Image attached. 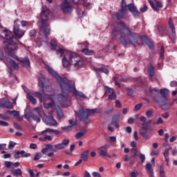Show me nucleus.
<instances>
[{"label":"nucleus","instance_id":"obj_8","mask_svg":"<svg viewBox=\"0 0 177 177\" xmlns=\"http://www.w3.org/2000/svg\"><path fill=\"white\" fill-rule=\"evenodd\" d=\"M60 8L64 15H70V13L73 12V7L70 5V3L67 2V1L62 2Z\"/></svg>","mask_w":177,"mask_h":177},{"label":"nucleus","instance_id":"obj_33","mask_svg":"<svg viewBox=\"0 0 177 177\" xmlns=\"http://www.w3.org/2000/svg\"><path fill=\"white\" fill-rule=\"evenodd\" d=\"M168 26L171 28L172 33L175 34L176 30H175V26L174 25V21H172V19L169 18L168 21Z\"/></svg>","mask_w":177,"mask_h":177},{"label":"nucleus","instance_id":"obj_35","mask_svg":"<svg viewBox=\"0 0 177 177\" xmlns=\"http://www.w3.org/2000/svg\"><path fill=\"white\" fill-rule=\"evenodd\" d=\"M86 132H87L86 129H84L82 131L78 132L75 135V138L78 140V139H81V138H84V136L86 135Z\"/></svg>","mask_w":177,"mask_h":177},{"label":"nucleus","instance_id":"obj_20","mask_svg":"<svg viewBox=\"0 0 177 177\" xmlns=\"http://www.w3.org/2000/svg\"><path fill=\"white\" fill-rule=\"evenodd\" d=\"M100 157H108V158H111L109 151L107 150H104L102 148H97Z\"/></svg>","mask_w":177,"mask_h":177},{"label":"nucleus","instance_id":"obj_10","mask_svg":"<svg viewBox=\"0 0 177 177\" xmlns=\"http://www.w3.org/2000/svg\"><path fill=\"white\" fill-rule=\"evenodd\" d=\"M50 46L54 48L53 49L55 50L57 55H60V57H63V54L66 53V49L57 46V43L55 39L51 41Z\"/></svg>","mask_w":177,"mask_h":177},{"label":"nucleus","instance_id":"obj_48","mask_svg":"<svg viewBox=\"0 0 177 177\" xmlns=\"http://www.w3.org/2000/svg\"><path fill=\"white\" fill-rule=\"evenodd\" d=\"M33 111H36V113H37L38 115H39L41 117L42 113H44V111H42V109L41 108H38V107H36L35 109H32Z\"/></svg>","mask_w":177,"mask_h":177},{"label":"nucleus","instance_id":"obj_51","mask_svg":"<svg viewBox=\"0 0 177 177\" xmlns=\"http://www.w3.org/2000/svg\"><path fill=\"white\" fill-rule=\"evenodd\" d=\"M156 125H160L164 124V120L162 118H158L157 121L156 122Z\"/></svg>","mask_w":177,"mask_h":177},{"label":"nucleus","instance_id":"obj_38","mask_svg":"<svg viewBox=\"0 0 177 177\" xmlns=\"http://www.w3.org/2000/svg\"><path fill=\"white\" fill-rule=\"evenodd\" d=\"M29 117H30V118H32L33 121H35L36 122H41V118L35 115L34 113H30Z\"/></svg>","mask_w":177,"mask_h":177},{"label":"nucleus","instance_id":"obj_62","mask_svg":"<svg viewBox=\"0 0 177 177\" xmlns=\"http://www.w3.org/2000/svg\"><path fill=\"white\" fill-rule=\"evenodd\" d=\"M146 115L147 117H152L153 116V111L152 110H149L147 113H146Z\"/></svg>","mask_w":177,"mask_h":177},{"label":"nucleus","instance_id":"obj_53","mask_svg":"<svg viewBox=\"0 0 177 177\" xmlns=\"http://www.w3.org/2000/svg\"><path fill=\"white\" fill-rule=\"evenodd\" d=\"M139 175V173L136 170H133L131 173V177H137Z\"/></svg>","mask_w":177,"mask_h":177},{"label":"nucleus","instance_id":"obj_22","mask_svg":"<svg viewBox=\"0 0 177 177\" xmlns=\"http://www.w3.org/2000/svg\"><path fill=\"white\" fill-rule=\"evenodd\" d=\"M160 106V107H162L163 110H169L171 109V106H172V103L169 102L168 100H165V101Z\"/></svg>","mask_w":177,"mask_h":177},{"label":"nucleus","instance_id":"obj_27","mask_svg":"<svg viewBox=\"0 0 177 177\" xmlns=\"http://www.w3.org/2000/svg\"><path fill=\"white\" fill-rule=\"evenodd\" d=\"M113 92H115V91L114 89H113V88H111L108 86H104V95H107L109 96V95H111V93H113Z\"/></svg>","mask_w":177,"mask_h":177},{"label":"nucleus","instance_id":"obj_16","mask_svg":"<svg viewBox=\"0 0 177 177\" xmlns=\"http://www.w3.org/2000/svg\"><path fill=\"white\" fill-rule=\"evenodd\" d=\"M128 8H129V10H130V12L133 13V16H135L136 17H139V11L133 4L132 3L129 4Z\"/></svg>","mask_w":177,"mask_h":177},{"label":"nucleus","instance_id":"obj_25","mask_svg":"<svg viewBox=\"0 0 177 177\" xmlns=\"http://www.w3.org/2000/svg\"><path fill=\"white\" fill-rule=\"evenodd\" d=\"M120 115H117L115 116H113L112 118V122L113 125H115L116 128H120V125L118 124V120H120Z\"/></svg>","mask_w":177,"mask_h":177},{"label":"nucleus","instance_id":"obj_19","mask_svg":"<svg viewBox=\"0 0 177 177\" xmlns=\"http://www.w3.org/2000/svg\"><path fill=\"white\" fill-rule=\"evenodd\" d=\"M6 107V109H12L13 107V104L9 101L1 100L0 101V108Z\"/></svg>","mask_w":177,"mask_h":177},{"label":"nucleus","instance_id":"obj_34","mask_svg":"<svg viewBox=\"0 0 177 177\" xmlns=\"http://www.w3.org/2000/svg\"><path fill=\"white\" fill-rule=\"evenodd\" d=\"M45 80V75L41 74L39 76V88H44V80Z\"/></svg>","mask_w":177,"mask_h":177},{"label":"nucleus","instance_id":"obj_55","mask_svg":"<svg viewBox=\"0 0 177 177\" xmlns=\"http://www.w3.org/2000/svg\"><path fill=\"white\" fill-rule=\"evenodd\" d=\"M15 146H16V142L10 141L9 143L8 149H12L13 147H15Z\"/></svg>","mask_w":177,"mask_h":177},{"label":"nucleus","instance_id":"obj_9","mask_svg":"<svg viewBox=\"0 0 177 177\" xmlns=\"http://www.w3.org/2000/svg\"><path fill=\"white\" fill-rule=\"evenodd\" d=\"M19 21V19H16L15 21L14 24V34L17 37V38H22L24 36L25 31L20 29L19 27V25H18L17 22Z\"/></svg>","mask_w":177,"mask_h":177},{"label":"nucleus","instance_id":"obj_24","mask_svg":"<svg viewBox=\"0 0 177 177\" xmlns=\"http://www.w3.org/2000/svg\"><path fill=\"white\" fill-rule=\"evenodd\" d=\"M44 103V107H53L54 104L53 102H52V98L50 97L45 98Z\"/></svg>","mask_w":177,"mask_h":177},{"label":"nucleus","instance_id":"obj_18","mask_svg":"<svg viewBox=\"0 0 177 177\" xmlns=\"http://www.w3.org/2000/svg\"><path fill=\"white\" fill-rule=\"evenodd\" d=\"M149 4L155 12H158V8H162V3L160 1H156V4L151 1H149Z\"/></svg>","mask_w":177,"mask_h":177},{"label":"nucleus","instance_id":"obj_39","mask_svg":"<svg viewBox=\"0 0 177 177\" xmlns=\"http://www.w3.org/2000/svg\"><path fill=\"white\" fill-rule=\"evenodd\" d=\"M56 110H57L58 118H63V117H64V114L63 113V111H62V109L59 108V106H57Z\"/></svg>","mask_w":177,"mask_h":177},{"label":"nucleus","instance_id":"obj_49","mask_svg":"<svg viewBox=\"0 0 177 177\" xmlns=\"http://www.w3.org/2000/svg\"><path fill=\"white\" fill-rule=\"evenodd\" d=\"M9 114H12V115H14L15 117H19V113L17 111L13 110V111H8Z\"/></svg>","mask_w":177,"mask_h":177},{"label":"nucleus","instance_id":"obj_17","mask_svg":"<svg viewBox=\"0 0 177 177\" xmlns=\"http://www.w3.org/2000/svg\"><path fill=\"white\" fill-rule=\"evenodd\" d=\"M45 122L51 127H56L57 125V121L53 118V116H50L48 118H47L46 120H45Z\"/></svg>","mask_w":177,"mask_h":177},{"label":"nucleus","instance_id":"obj_64","mask_svg":"<svg viewBox=\"0 0 177 177\" xmlns=\"http://www.w3.org/2000/svg\"><path fill=\"white\" fill-rule=\"evenodd\" d=\"M170 86L171 87H175V86H177V82L176 81H171L170 82Z\"/></svg>","mask_w":177,"mask_h":177},{"label":"nucleus","instance_id":"obj_26","mask_svg":"<svg viewBox=\"0 0 177 177\" xmlns=\"http://www.w3.org/2000/svg\"><path fill=\"white\" fill-rule=\"evenodd\" d=\"M141 39L144 42H146V44H147L148 46H149V48H151V49H153V43H151V41H150V40H149V38L147 37L141 36Z\"/></svg>","mask_w":177,"mask_h":177},{"label":"nucleus","instance_id":"obj_31","mask_svg":"<svg viewBox=\"0 0 177 177\" xmlns=\"http://www.w3.org/2000/svg\"><path fill=\"white\" fill-rule=\"evenodd\" d=\"M88 154H89V151L86 150L82 152V153L81 154V157L80 158L82 160H83V161H88Z\"/></svg>","mask_w":177,"mask_h":177},{"label":"nucleus","instance_id":"obj_52","mask_svg":"<svg viewBox=\"0 0 177 177\" xmlns=\"http://www.w3.org/2000/svg\"><path fill=\"white\" fill-rule=\"evenodd\" d=\"M149 92H150V93H152L153 95H155V93H158V89L151 88V87H150L149 88Z\"/></svg>","mask_w":177,"mask_h":177},{"label":"nucleus","instance_id":"obj_43","mask_svg":"<svg viewBox=\"0 0 177 177\" xmlns=\"http://www.w3.org/2000/svg\"><path fill=\"white\" fill-rule=\"evenodd\" d=\"M108 96L109 100H115V99H117V94H115V91H113Z\"/></svg>","mask_w":177,"mask_h":177},{"label":"nucleus","instance_id":"obj_7","mask_svg":"<svg viewBox=\"0 0 177 177\" xmlns=\"http://www.w3.org/2000/svg\"><path fill=\"white\" fill-rule=\"evenodd\" d=\"M139 134L144 139H149V124H147V122L142 124V127L139 131Z\"/></svg>","mask_w":177,"mask_h":177},{"label":"nucleus","instance_id":"obj_42","mask_svg":"<svg viewBox=\"0 0 177 177\" xmlns=\"http://www.w3.org/2000/svg\"><path fill=\"white\" fill-rule=\"evenodd\" d=\"M10 64L11 67H12V68H14L15 70H17L19 68V64H17V63H16V62H15L14 60H10Z\"/></svg>","mask_w":177,"mask_h":177},{"label":"nucleus","instance_id":"obj_3","mask_svg":"<svg viewBox=\"0 0 177 177\" xmlns=\"http://www.w3.org/2000/svg\"><path fill=\"white\" fill-rule=\"evenodd\" d=\"M2 35H1V37L6 38V39L8 41H6V43L8 44L6 46V50L8 52L9 56H10V55H15L13 53H15V52L17 51V49H19V48L17 47V44H16L15 43L17 41V39L13 37V33L11 31L6 29H4L3 30Z\"/></svg>","mask_w":177,"mask_h":177},{"label":"nucleus","instance_id":"obj_6","mask_svg":"<svg viewBox=\"0 0 177 177\" xmlns=\"http://www.w3.org/2000/svg\"><path fill=\"white\" fill-rule=\"evenodd\" d=\"M60 135V131L59 130H55L53 129L48 128L44 131H42L40 133V135H43L44 136L45 140H48V142H51L52 140V136L48 135Z\"/></svg>","mask_w":177,"mask_h":177},{"label":"nucleus","instance_id":"obj_23","mask_svg":"<svg viewBox=\"0 0 177 177\" xmlns=\"http://www.w3.org/2000/svg\"><path fill=\"white\" fill-rule=\"evenodd\" d=\"M146 171H147V174L149 175V177L154 176V173L153 171V169L151 168V164L147 163L146 165Z\"/></svg>","mask_w":177,"mask_h":177},{"label":"nucleus","instance_id":"obj_36","mask_svg":"<svg viewBox=\"0 0 177 177\" xmlns=\"http://www.w3.org/2000/svg\"><path fill=\"white\" fill-rule=\"evenodd\" d=\"M11 174H12L14 176H21L23 175L21 169H17L15 170L11 171Z\"/></svg>","mask_w":177,"mask_h":177},{"label":"nucleus","instance_id":"obj_54","mask_svg":"<svg viewBox=\"0 0 177 177\" xmlns=\"http://www.w3.org/2000/svg\"><path fill=\"white\" fill-rule=\"evenodd\" d=\"M5 165L7 168H10V167H12V165H13V162H10V161H6Z\"/></svg>","mask_w":177,"mask_h":177},{"label":"nucleus","instance_id":"obj_60","mask_svg":"<svg viewBox=\"0 0 177 177\" xmlns=\"http://www.w3.org/2000/svg\"><path fill=\"white\" fill-rule=\"evenodd\" d=\"M140 158L141 160V162L143 163V162H145V161L146 160V156L144 154H140Z\"/></svg>","mask_w":177,"mask_h":177},{"label":"nucleus","instance_id":"obj_30","mask_svg":"<svg viewBox=\"0 0 177 177\" xmlns=\"http://www.w3.org/2000/svg\"><path fill=\"white\" fill-rule=\"evenodd\" d=\"M113 81L115 82V85H118V86L119 88H120L121 85L120 84V83H118V82H127V79H121V80H120V79H118V77H113Z\"/></svg>","mask_w":177,"mask_h":177},{"label":"nucleus","instance_id":"obj_21","mask_svg":"<svg viewBox=\"0 0 177 177\" xmlns=\"http://www.w3.org/2000/svg\"><path fill=\"white\" fill-rule=\"evenodd\" d=\"M68 121H69V123H70L71 125L62 127L63 131H67L71 129V128H73V127H77V122L76 121L74 122L73 120H69Z\"/></svg>","mask_w":177,"mask_h":177},{"label":"nucleus","instance_id":"obj_4","mask_svg":"<svg viewBox=\"0 0 177 177\" xmlns=\"http://www.w3.org/2000/svg\"><path fill=\"white\" fill-rule=\"evenodd\" d=\"M50 15V11L48 7L42 6V11L41 13V21L40 23V34H44L46 38L49 37L50 29L48 28L47 17Z\"/></svg>","mask_w":177,"mask_h":177},{"label":"nucleus","instance_id":"obj_46","mask_svg":"<svg viewBox=\"0 0 177 177\" xmlns=\"http://www.w3.org/2000/svg\"><path fill=\"white\" fill-rule=\"evenodd\" d=\"M159 172L160 177H165V172L164 171V166L160 165L159 167Z\"/></svg>","mask_w":177,"mask_h":177},{"label":"nucleus","instance_id":"obj_44","mask_svg":"<svg viewBox=\"0 0 177 177\" xmlns=\"http://www.w3.org/2000/svg\"><path fill=\"white\" fill-rule=\"evenodd\" d=\"M55 150H63L64 149H66L65 147H64L62 143L57 144L54 146Z\"/></svg>","mask_w":177,"mask_h":177},{"label":"nucleus","instance_id":"obj_2","mask_svg":"<svg viewBox=\"0 0 177 177\" xmlns=\"http://www.w3.org/2000/svg\"><path fill=\"white\" fill-rule=\"evenodd\" d=\"M61 89L63 93L73 92L75 96L80 97V99H86V96L84 93L77 91V88H75V82H74V80L65 79L63 82L61 83Z\"/></svg>","mask_w":177,"mask_h":177},{"label":"nucleus","instance_id":"obj_32","mask_svg":"<svg viewBox=\"0 0 177 177\" xmlns=\"http://www.w3.org/2000/svg\"><path fill=\"white\" fill-rule=\"evenodd\" d=\"M160 94L167 98L168 95H169V90L168 88H161L160 90Z\"/></svg>","mask_w":177,"mask_h":177},{"label":"nucleus","instance_id":"obj_5","mask_svg":"<svg viewBox=\"0 0 177 177\" xmlns=\"http://www.w3.org/2000/svg\"><path fill=\"white\" fill-rule=\"evenodd\" d=\"M75 113L80 121H86L91 114H96V109H85L84 107L80 106L79 111Z\"/></svg>","mask_w":177,"mask_h":177},{"label":"nucleus","instance_id":"obj_40","mask_svg":"<svg viewBox=\"0 0 177 177\" xmlns=\"http://www.w3.org/2000/svg\"><path fill=\"white\" fill-rule=\"evenodd\" d=\"M95 71H101L102 73H104V74H109V70L106 67H102V68H95Z\"/></svg>","mask_w":177,"mask_h":177},{"label":"nucleus","instance_id":"obj_59","mask_svg":"<svg viewBox=\"0 0 177 177\" xmlns=\"http://www.w3.org/2000/svg\"><path fill=\"white\" fill-rule=\"evenodd\" d=\"M41 158V154L40 153H37L35 156L34 157L33 160L34 161H38Z\"/></svg>","mask_w":177,"mask_h":177},{"label":"nucleus","instance_id":"obj_58","mask_svg":"<svg viewBox=\"0 0 177 177\" xmlns=\"http://www.w3.org/2000/svg\"><path fill=\"white\" fill-rule=\"evenodd\" d=\"M141 109H142V104H138L136 105L134 107V110L136 111H138V110H140Z\"/></svg>","mask_w":177,"mask_h":177},{"label":"nucleus","instance_id":"obj_12","mask_svg":"<svg viewBox=\"0 0 177 177\" xmlns=\"http://www.w3.org/2000/svg\"><path fill=\"white\" fill-rule=\"evenodd\" d=\"M125 8V1L122 0V9L119 10L118 12H114V16L118 19V20H121V19H124V16H125V13L127 11L124 9Z\"/></svg>","mask_w":177,"mask_h":177},{"label":"nucleus","instance_id":"obj_57","mask_svg":"<svg viewBox=\"0 0 177 177\" xmlns=\"http://www.w3.org/2000/svg\"><path fill=\"white\" fill-rule=\"evenodd\" d=\"M158 154H160V151L156 150V151H152L150 153V156H158Z\"/></svg>","mask_w":177,"mask_h":177},{"label":"nucleus","instance_id":"obj_63","mask_svg":"<svg viewBox=\"0 0 177 177\" xmlns=\"http://www.w3.org/2000/svg\"><path fill=\"white\" fill-rule=\"evenodd\" d=\"M0 125L1 127H8L9 125V124L6 122L0 121Z\"/></svg>","mask_w":177,"mask_h":177},{"label":"nucleus","instance_id":"obj_14","mask_svg":"<svg viewBox=\"0 0 177 177\" xmlns=\"http://www.w3.org/2000/svg\"><path fill=\"white\" fill-rule=\"evenodd\" d=\"M154 100L156 103H157V104L160 106V104H162L163 102H165L167 98L165 97L164 95H162L160 93H158L155 95Z\"/></svg>","mask_w":177,"mask_h":177},{"label":"nucleus","instance_id":"obj_47","mask_svg":"<svg viewBox=\"0 0 177 177\" xmlns=\"http://www.w3.org/2000/svg\"><path fill=\"white\" fill-rule=\"evenodd\" d=\"M28 99L30 102L32 103V104H37V100L30 94H28Z\"/></svg>","mask_w":177,"mask_h":177},{"label":"nucleus","instance_id":"obj_45","mask_svg":"<svg viewBox=\"0 0 177 177\" xmlns=\"http://www.w3.org/2000/svg\"><path fill=\"white\" fill-rule=\"evenodd\" d=\"M120 41L123 44V45L126 46L128 45V44H132L131 41H127V39H125V36H121Z\"/></svg>","mask_w":177,"mask_h":177},{"label":"nucleus","instance_id":"obj_11","mask_svg":"<svg viewBox=\"0 0 177 177\" xmlns=\"http://www.w3.org/2000/svg\"><path fill=\"white\" fill-rule=\"evenodd\" d=\"M46 68H47L48 71L50 73V74H51V75L53 77H55V78H56V80L59 82L60 86H62V84L63 81H64L65 80H67V78L64 77V79H62L60 77V76H59L57 73H56V71H55V70H53V68L49 66H47Z\"/></svg>","mask_w":177,"mask_h":177},{"label":"nucleus","instance_id":"obj_28","mask_svg":"<svg viewBox=\"0 0 177 177\" xmlns=\"http://www.w3.org/2000/svg\"><path fill=\"white\" fill-rule=\"evenodd\" d=\"M120 27H122L120 30V34L122 32H125V30H127V31H129V28L128 26H125V24L124 22L119 23Z\"/></svg>","mask_w":177,"mask_h":177},{"label":"nucleus","instance_id":"obj_13","mask_svg":"<svg viewBox=\"0 0 177 177\" xmlns=\"http://www.w3.org/2000/svg\"><path fill=\"white\" fill-rule=\"evenodd\" d=\"M10 56L11 57H12L13 59H15V60H18L19 62H20L21 63H24V64H26V66H28V67H30V59H28V57H26V58H18L17 55H12L10 54Z\"/></svg>","mask_w":177,"mask_h":177},{"label":"nucleus","instance_id":"obj_1","mask_svg":"<svg viewBox=\"0 0 177 177\" xmlns=\"http://www.w3.org/2000/svg\"><path fill=\"white\" fill-rule=\"evenodd\" d=\"M62 57V66L64 68H68L70 66H73L76 70H78L84 66L82 58L77 55L75 53H70L66 50Z\"/></svg>","mask_w":177,"mask_h":177},{"label":"nucleus","instance_id":"obj_37","mask_svg":"<svg viewBox=\"0 0 177 177\" xmlns=\"http://www.w3.org/2000/svg\"><path fill=\"white\" fill-rule=\"evenodd\" d=\"M82 53H84V55H86L87 56H91V55H93V53H95V52L92 50H88V48H84L82 50Z\"/></svg>","mask_w":177,"mask_h":177},{"label":"nucleus","instance_id":"obj_56","mask_svg":"<svg viewBox=\"0 0 177 177\" xmlns=\"http://www.w3.org/2000/svg\"><path fill=\"white\" fill-rule=\"evenodd\" d=\"M35 95H36V96H37V97H39L40 102H42V94H41V93H39V92H36V93H35Z\"/></svg>","mask_w":177,"mask_h":177},{"label":"nucleus","instance_id":"obj_50","mask_svg":"<svg viewBox=\"0 0 177 177\" xmlns=\"http://www.w3.org/2000/svg\"><path fill=\"white\" fill-rule=\"evenodd\" d=\"M70 143V140L68 139H64L62 140V145L66 148L67 146H68V144Z\"/></svg>","mask_w":177,"mask_h":177},{"label":"nucleus","instance_id":"obj_29","mask_svg":"<svg viewBox=\"0 0 177 177\" xmlns=\"http://www.w3.org/2000/svg\"><path fill=\"white\" fill-rule=\"evenodd\" d=\"M147 71L149 77H154V66L152 64L148 66Z\"/></svg>","mask_w":177,"mask_h":177},{"label":"nucleus","instance_id":"obj_61","mask_svg":"<svg viewBox=\"0 0 177 177\" xmlns=\"http://www.w3.org/2000/svg\"><path fill=\"white\" fill-rule=\"evenodd\" d=\"M140 10L142 12V13L146 12V10H147V6L145 4L143 8H140Z\"/></svg>","mask_w":177,"mask_h":177},{"label":"nucleus","instance_id":"obj_41","mask_svg":"<svg viewBox=\"0 0 177 177\" xmlns=\"http://www.w3.org/2000/svg\"><path fill=\"white\" fill-rule=\"evenodd\" d=\"M58 100L60 103V104H63V103H64V102H66V100H67V99L66 98V97L62 94H59L58 95Z\"/></svg>","mask_w":177,"mask_h":177},{"label":"nucleus","instance_id":"obj_15","mask_svg":"<svg viewBox=\"0 0 177 177\" xmlns=\"http://www.w3.org/2000/svg\"><path fill=\"white\" fill-rule=\"evenodd\" d=\"M31 156L30 153H26L25 151H17L15 154V158H20L22 157L23 158H27V157H30Z\"/></svg>","mask_w":177,"mask_h":177}]
</instances>
